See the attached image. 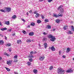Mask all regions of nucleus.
I'll return each mask as SVG.
<instances>
[{
	"label": "nucleus",
	"mask_w": 74,
	"mask_h": 74,
	"mask_svg": "<svg viewBox=\"0 0 74 74\" xmlns=\"http://www.w3.org/2000/svg\"><path fill=\"white\" fill-rule=\"evenodd\" d=\"M6 69L7 70V71H10V69H9V68H6Z\"/></svg>",
	"instance_id": "42"
},
{
	"label": "nucleus",
	"mask_w": 74,
	"mask_h": 74,
	"mask_svg": "<svg viewBox=\"0 0 74 74\" xmlns=\"http://www.w3.org/2000/svg\"><path fill=\"white\" fill-rule=\"evenodd\" d=\"M62 7L63 5H61L58 7V8H57L58 10L59 11L60 10V11L61 13H63V12H64V9L62 8Z\"/></svg>",
	"instance_id": "2"
},
{
	"label": "nucleus",
	"mask_w": 74,
	"mask_h": 74,
	"mask_svg": "<svg viewBox=\"0 0 74 74\" xmlns=\"http://www.w3.org/2000/svg\"><path fill=\"white\" fill-rule=\"evenodd\" d=\"M49 49H51V51H55V48H54V47L52 46L51 47H49Z\"/></svg>",
	"instance_id": "7"
},
{
	"label": "nucleus",
	"mask_w": 74,
	"mask_h": 74,
	"mask_svg": "<svg viewBox=\"0 0 74 74\" xmlns=\"http://www.w3.org/2000/svg\"><path fill=\"white\" fill-rule=\"evenodd\" d=\"M56 23H59L60 22V21L59 20L57 19L56 20Z\"/></svg>",
	"instance_id": "29"
},
{
	"label": "nucleus",
	"mask_w": 74,
	"mask_h": 74,
	"mask_svg": "<svg viewBox=\"0 0 74 74\" xmlns=\"http://www.w3.org/2000/svg\"><path fill=\"white\" fill-rule=\"evenodd\" d=\"M5 39L6 40H7V37L5 36Z\"/></svg>",
	"instance_id": "47"
},
{
	"label": "nucleus",
	"mask_w": 74,
	"mask_h": 74,
	"mask_svg": "<svg viewBox=\"0 0 74 74\" xmlns=\"http://www.w3.org/2000/svg\"><path fill=\"white\" fill-rule=\"evenodd\" d=\"M39 16H40V14L38 13H37V14L35 15V16L36 17V18H38Z\"/></svg>",
	"instance_id": "21"
},
{
	"label": "nucleus",
	"mask_w": 74,
	"mask_h": 74,
	"mask_svg": "<svg viewBox=\"0 0 74 74\" xmlns=\"http://www.w3.org/2000/svg\"><path fill=\"white\" fill-rule=\"evenodd\" d=\"M30 53L31 55H32V54H33V51H31L30 52Z\"/></svg>",
	"instance_id": "45"
},
{
	"label": "nucleus",
	"mask_w": 74,
	"mask_h": 74,
	"mask_svg": "<svg viewBox=\"0 0 74 74\" xmlns=\"http://www.w3.org/2000/svg\"><path fill=\"white\" fill-rule=\"evenodd\" d=\"M29 60L31 62H32L33 61V59L31 58L30 59H29Z\"/></svg>",
	"instance_id": "39"
},
{
	"label": "nucleus",
	"mask_w": 74,
	"mask_h": 74,
	"mask_svg": "<svg viewBox=\"0 0 74 74\" xmlns=\"http://www.w3.org/2000/svg\"><path fill=\"white\" fill-rule=\"evenodd\" d=\"M6 10L7 12H10V11H11V8H6Z\"/></svg>",
	"instance_id": "6"
},
{
	"label": "nucleus",
	"mask_w": 74,
	"mask_h": 74,
	"mask_svg": "<svg viewBox=\"0 0 74 74\" xmlns=\"http://www.w3.org/2000/svg\"><path fill=\"white\" fill-rule=\"evenodd\" d=\"M27 64L28 66H30V65H31V62H28L27 63Z\"/></svg>",
	"instance_id": "27"
},
{
	"label": "nucleus",
	"mask_w": 74,
	"mask_h": 74,
	"mask_svg": "<svg viewBox=\"0 0 74 74\" xmlns=\"http://www.w3.org/2000/svg\"><path fill=\"white\" fill-rule=\"evenodd\" d=\"M37 23H41V21L39 19L37 21Z\"/></svg>",
	"instance_id": "33"
},
{
	"label": "nucleus",
	"mask_w": 74,
	"mask_h": 74,
	"mask_svg": "<svg viewBox=\"0 0 74 74\" xmlns=\"http://www.w3.org/2000/svg\"><path fill=\"white\" fill-rule=\"evenodd\" d=\"M17 42L18 44H19V43H21V42H22V41L21 40H17Z\"/></svg>",
	"instance_id": "22"
},
{
	"label": "nucleus",
	"mask_w": 74,
	"mask_h": 74,
	"mask_svg": "<svg viewBox=\"0 0 74 74\" xmlns=\"http://www.w3.org/2000/svg\"><path fill=\"white\" fill-rule=\"evenodd\" d=\"M34 13L35 14H37L38 13H37V12H36V11H34Z\"/></svg>",
	"instance_id": "49"
},
{
	"label": "nucleus",
	"mask_w": 74,
	"mask_h": 74,
	"mask_svg": "<svg viewBox=\"0 0 74 74\" xmlns=\"http://www.w3.org/2000/svg\"><path fill=\"white\" fill-rule=\"evenodd\" d=\"M33 71L35 74H37V73L38 72V71H37V69H34V70Z\"/></svg>",
	"instance_id": "15"
},
{
	"label": "nucleus",
	"mask_w": 74,
	"mask_h": 74,
	"mask_svg": "<svg viewBox=\"0 0 74 74\" xmlns=\"http://www.w3.org/2000/svg\"><path fill=\"white\" fill-rule=\"evenodd\" d=\"M15 34H14L13 35V36H15Z\"/></svg>",
	"instance_id": "63"
},
{
	"label": "nucleus",
	"mask_w": 74,
	"mask_h": 74,
	"mask_svg": "<svg viewBox=\"0 0 74 74\" xmlns=\"http://www.w3.org/2000/svg\"><path fill=\"white\" fill-rule=\"evenodd\" d=\"M57 73L58 74H64L65 73V71L62 70L61 68H59L57 69Z\"/></svg>",
	"instance_id": "1"
},
{
	"label": "nucleus",
	"mask_w": 74,
	"mask_h": 74,
	"mask_svg": "<svg viewBox=\"0 0 74 74\" xmlns=\"http://www.w3.org/2000/svg\"><path fill=\"white\" fill-rule=\"evenodd\" d=\"M53 66H50V67L49 68V69L50 70H51V69H53Z\"/></svg>",
	"instance_id": "38"
},
{
	"label": "nucleus",
	"mask_w": 74,
	"mask_h": 74,
	"mask_svg": "<svg viewBox=\"0 0 74 74\" xmlns=\"http://www.w3.org/2000/svg\"><path fill=\"white\" fill-rule=\"evenodd\" d=\"M14 73L15 74H18V73L17 72L14 71Z\"/></svg>",
	"instance_id": "44"
},
{
	"label": "nucleus",
	"mask_w": 74,
	"mask_h": 74,
	"mask_svg": "<svg viewBox=\"0 0 74 74\" xmlns=\"http://www.w3.org/2000/svg\"><path fill=\"white\" fill-rule=\"evenodd\" d=\"M27 27H29V28L30 27V25H28L27 26Z\"/></svg>",
	"instance_id": "56"
},
{
	"label": "nucleus",
	"mask_w": 74,
	"mask_h": 74,
	"mask_svg": "<svg viewBox=\"0 0 74 74\" xmlns=\"http://www.w3.org/2000/svg\"><path fill=\"white\" fill-rule=\"evenodd\" d=\"M34 57L33 56H29V58H33Z\"/></svg>",
	"instance_id": "43"
},
{
	"label": "nucleus",
	"mask_w": 74,
	"mask_h": 74,
	"mask_svg": "<svg viewBox=\"0 0 74 74\" xmlns=\"http://www.w3.org/2000/svg\"><path fill=\"white\" fill-rule=\"evenodd\" d=\"M27 15H29V13L27 12Z\"/></svg>",
	"instance_id": "59"
},
{
	"label": "nucleus",
	"mask_w": 74,
	"mask_h": 74,
	"mask_svg": "<svg viewBox=\"0 0 74 74\" xmlns=\"http://www.w3.org/2000/svg\"><path fill=\"white\" fill-rule=\"evenodd\" d=\"M44 47L45 48H47V47H48V45H47V43L45 42L44 43Z\"/></svg>",
	"instance_id": "13"
},
{
	"label": "nucleus",
	"mask_w": 74,
	"mask_h": 74,
	"mask_svg": "<svg viewBox=\"0 0 74 74\" xmlns=\"http://www.w3.org/2000/svg\"><path fill=\"white\" fill-rule=\"evenodd\" d=\"M55 29H54L53 30V32H55Z\"/></svg>",
	"instance_id": "61"
},
{
	"label": "nucleus",
	"mask_w": 74,
	"mask_h": 74,
	"mask_svg": "<svg viewBox=\"0 0 74 74\" xmlns=\"http://www.w3.org/2000/svg\"><path fill=\"white\" fill-rule=\"evenodd\" d=\"M23 33L24 34H26V31H24V30L23 31Z\"/></svg>",
	"instance_id": "36"
},
{
	"label": "nucleus",
	"mask_w": 74,
	"mask_h": 74,
	"mask_svg": "<svg viewBox=\"0 0 74 74\" xmlns=\"http://www.w3.org/2000/svg\"><path fill=\"white\" fill-rule=\"evenodd\" d=\"M34 35V32H31L29 33V36H33Z\"/></svg>",
	"instance_id": "9"
},
{
	"label": "nucleus",
	"mask_w": 74,
	"mask_h": 74,
	"mask_svg": "<svg viewBox=\"0 0 74 74\" xmlns=\"http://www.w3.org/2000/svg\"><path fill=\"white\" fill-rule=\"evenodd\" d=\"M0 36H1V37H3V35H2L1 34H0Z\"/></svg>",
	"instance_id": "60"
},
{
	"label": "nucleus",
	"mask_w": 74,
	"mask_h": 74,
	"mask_svg": "<svg viewBox=\"0 0 74 74\" xmlns=\"http://www.w3.org/2000/svg\"><path fill=\"white\" fill-rule=\"evenodd\" d=\"M22 21H23V22H25V20L23 18H21Z\"/></svg>",
	"instance_id": "48"
},
{
	"label": "nucleus",
	"mask_w": 74,
	"mask_h": 74,
	"mask_svg": "<svg viewBox=\"0 0 74 74\" xmlns=\"http://www.w3.org/2000/svg\"><path fill=\"white\" fill-rule=\"evenodd\" d=\"M73 70H72L71 69H69V70H67L66 73H72V72H73Z\"/></svg>",
	"instance_id": "5"
},
{
	"label": "nucleus",
	"mask_w": 74,
	"mask_h": 74,
	"mask_svg": "<svg viewBox=\"0 0 74 74\" xmlns=\"http://www.w3.org/2000/svg\"><path fill=\"white\" fill-rule=\"evenodd\" d=\"M35 23H31L30 24V25H31V26H35Z\"/></svg>",
	"instance_id": "20"
},
{
	"label": "nucleus",
	"mask_w": 74,
	"mask_h": 74,
	"mask_svg": "<svg viewBox=\"0 0 74 74\" xmlns=\"http://www.w3.org/2000/svg\"><path fill=\"white\" fill-rule=\"evenodd\" d=\"M0 26H2V24H1V22L0 21Z\"/></svg>",
	"instance_id": "54"
},
{
	"label": "nucleus",
	"mask_w": 74,
	"mask_h": 74,
	"mask_svg": "<svg viewBox=\"0 0 74 74\" xmlns=\"http://www.w3.org/2000/svg\"><path fill=\"white\" fill-rule=\"evenodd\" d=\"M16 18V16L15 15H14L12 16V18L13 19Z\"/></svg>",
	"instance_id": "32"
},
{
	"label": "nucleus",
	"mask_w": 74,
	"mask_h": 74,
	"mask_svg": "<svg viewBox=\"0 0 74 74\" xmlns=\"http://www.w3.org/2000/svg\"><path fill=\"white\" fill-rule=\"evenodd\" d=\"M62 13H60L58 14V15L59 16H63Z\"/></svg>",
	"instance_id": "24"
},
{
	"label": "nucleus",
	"mask_w": 74,
	"mask_h": 74,
	"mask_svg": "<svg viewBox=\"0 0 74 74\" xmlns=\"http://www.w3.org/2000/svg\"><path fill=\"white\" fill-rule=\"evenodd\" d=\"M41 16L42 19H44L45 18V17L44 16V15H41Z\"/></svg>",
	"instance_id": "35"
},
{
	"label": "nucleus",
	"mask_w": 74,
	"mask_h": 74,
	"mask_svg": "<svg viewBox=\"0 0 74 74\" xmlns=\"http://www.w3.org/2000/svg\"><path fill=\"white\" fill-rule=\"evenodd\" d=\"M11 45V43H9V44H7L6 45V47H10Z\"/></svg>",
	"instance_id": "28"
},
{
	"label": "nucleus",
	"mask_w": 74,
	"mask_h": 74,
	"mask_svg": "<svg viewBox=\"0 0 74 74\" xmlns=\"http://www.w3.org/2000/svg\"><path fill=\"white\" fill-rule=\"evenodd\" d=\"M4 55H5L6 56H8V57H9L10 56V55L9 54H8L6 52H5L4 53Z\"/></svg>",
	"instance_id": "19"
},
{
	"label": "nucleus",
	"mask_w": 74,
	"mask_h": 74,
	"mask_svg": "<svg viewBox=\"0 0 74 74\" xmlns=\"http://www.w3.org/2000/svg\"><path fill=\"white\" fill-rule=\"evenodd\" d=\"M43 34L44 35H47V34H48V33H46L45 32H44Z\"/></svg>",
	"instance_id": "40"
},
{
	"label": "nucleus",
	"mask_w": 74,
	"mask_h": 74,
	"mask_svg": "<svg viewBox=\"0 0 74 74\" xmlns=\"http://www.w3.org/2000/svg\"><path fill=\"white\" fill-rule=\"evenodd\" d=\"M29 13H32V10H30L29 11Z\"/></svg>",
	"instance_id": "55"
},
{
	"label": "nucleus",
	"mask_w": 74,
	"mask_h": 74,
	"mask_svg": "<svg viewBox=\"0 0 74 74\" xmlns=\"http://www.w3.org/2000/svg\"><path fill=\"white\" fill-rule=\"evenodd\" d=\"M44 0H39V1L40 2H42V1H43Z\"/></svg>",
	"instance_id": "53"
},
{
	"label": "nucleus",
	"mask_w": 74,
	"mask_h": 74,
	"mask_svg": "<svg viewBox=\"0 0 74 74\" xmlns=\"http://www.w3.org/2000/svg\"><path fill=\"white\" fill-rule=\"evenodd\" d=\"M39 46H40V47L41 46V45H40V44H39Z\"/></svg>",
	"instance_id": "62"
},
{
	"label": "nucleus",
	"mask_w": 74,
	"mask_h": 74,
	"mask_svg": "<svg viewBox=\"0 0 74 74\" xmlns=\"http://www.w3.org/2000/svg\"><path fill=\"white\" fill-rule=\"evenodd\" d=\"M1 30L2 31H4V30H7V28L6 27H4L2 28H1Z\"/></svg>",
	"instance_id": "11"
},
{
	"label": "nucleus",
	"mask_w": 74,
	"mask_h": 74,
	"mask_svg": "<svg viewBox=\"0 0 74 74\" xmlns=\"http://www.w3.org/2000/svg\"><path fill=\"white\" fill-rule=\"evenodd\" d=\"M67 34H73V32L70 31H68V32H67Z\"/></svg>",
	"instance_id": "17"
},
{
	"label": "nucleus",
	"mask_w": 74,
	"mask_h": 74,
	"mask_svg": "<svg viewBox=\"0 0 74 74\" xmlns=\"http://www.w3.org/2000/svg\"><path fill=\"white\" fill-rule=\"evenodd\" d=\"M47 27L48 29H49L51 28V26L49 25H47Z\"/></svg>",
	"instance_id": "18"
},
{
	"label": "nucleus",
	"mask_w": 74,
	"mask_h": 74,
	"mask_svg": "<svg viewBox=\"0 0 74 74\" xmlns=\"http://www.w3.org/2000/svg\"><path fill=\"white\" fill-rule=\"evenodd\" d=\"M47 38H44L43 39H42V41H47Z\"/></svg>",
	"instance_id": "23"
},
{
	"label": "nucleus",
	"mask_w": 74,
	"mask_h": 74,
	"mask_svg": "<svg viewBox=\"0 0 74 74\" xmlns=\"http://www.w3.org/2000/svg\"><path fill=\"white\" fill-rule=\"evenodd\" d=\"M45 22H46V23H47V22H49V20L47 19H45Z\"/></svg>",
	"instance_id": "34"
},
{
	"label": "nucleus",
	"mask_w": 74,
	"mask_h": 74,
	"mask_svg": "<svg viewBox=\"0 0 74 74\" xmlns=\"http://www.w3.org/2000/svg\"><path fill=\"white\" fill-rule=\"evenodd\" d=\"M53 16H54V17H55L56 18H58V16L56 14H53Z\"/></svg>",
	"instance_id": "26"
},
{
	"label": "nucleus",
	"mask_w": 74,
	"mask_h": 74,
	"mask_svg": "<svg viewBox=\"0 0 74 74\" xmlns=\"http://www.w3.org/2000/svg\"><path fill=\"white\" fill-rule=\"evenodd\" d=\"M71 31H73V32H74V26H73V25L71 26Z\"/></svg>",
	"instance_id": "25"
},
{
	"label": "nucleus",
	"mask_w": 74,
	"mask_h": 74,
	"mask_svg": "<svg viewBox=\"0 0 74 74\" xmlns=\"http://www.w3.org/2000/svg\"><path fill=\"white\" fill-rule=\"evenodd\" d=\"M48 38H51L50 39V40L51 41H55L56 39L55 37L54 36H53L51 34L49 35L48 36Z\"/></svg>",
	"instance_id": "3"
},
{
	"label": "nucleus",
	"mask_w": 74,
	"mask_h": 74,
	"mask_svg": "<svg viewBox=\"0 0 74 74\" xmlns=\"http://www.w3.org/2000/svg\"><path fill=\"white\" fill-rule=\"evenodd\" d=\"M12 51V50H11V49H9V51H10V52H11V51Z\"/></svg>",
	"instance_id": "57"
},
{
	"label": "nucleus",
	"mask_w": 74,
	"mask_h": 74,
	"mask_svg": "<svg viewBox=\"0 0 74 74\" xmlns=\"http://www.w3.org/2000/svg\"><path fill=\"white\" fill-rule=\"evenodd\" d=\"M2 60V58L1 57H0V60Z\"/></svg>",
	"instance_id": "58"
},
{
	"label": "nucleus",
	"mask_w": 74,
	"mask_h": 74,
	"mask_svg": "<svg viewBox=\"0 0 74 74\" xmlns=\"http://www.w3.org/2000/svg\"><path fill=\"white\" fill-rule=\"evenodd\" d=\"M73 60H74V58H73Z\"/></svg>",
	"instance_id": "64"
},
{
	"label": "nucleus",
	"mask_w": 74,
	"mask_h": 74,
	"mask_svg": "<svg viewBox=\"0 0 74 74\" xmlns=\"http://www.w3.org/2000/svg\"><path fill=\"white\" fill-rule=\"evenodd\" d=\"M18 62V60H17V59H15L14 60L13 62Z\"/></svg>",
	"instance_id": "31"
},
{
	"label": "nucleus",
	"mask_w": 74,
	"mask_h": 74,
	"mask_svg": "<svg viewBox=\"0 0 74 74\" xmlns=\"http://www.w3.org/2000/svg\"><path fill=\"white\" fill-rule=\"evenodd\" d=\"M68 27V26H67V25H66V26H64L63 27V29L64 30H66L67 29Z\"/></svg>",
	"instance_id": "12"
},
{
	"label": "nucleus",
	"mask_w": 74,
	"mask_h": 74,
	"mask_svg": "<svg viewBox=\"0 0 74 74\" xmlns=\"http://www.w3.org/2000/svg\"><path fill=\"white\" fill-rule=\"evenodd\" d=\"M12 63V61H7V64L10 65H11Z\"/></svg>",
	"instance_id": "8"
},
{
	"label": "nucleus",
	"mask_w": 74,
	"mask_h": 74,
	"mask_svg": "<svg viewBox=\"0 0 74 74\" xmlns=\"http://www.w3.org/2000/svg\"><path fill=\"white\" fill-rule=\"evenodd\" d=\"M4 44V41L3 40H0V45H3Z\"/></svg>",
	"instance_id": "14"
},
{
	"label": "nucleus",
	"mask_w": 74,
	"mask_h": 74,
	"mask_svg": "<svg viewBox=\"0 0 74 74\" xmlns=\"http://www.w3.org/2000/svg\"><path fill=\"white\" fill-rule=\"evenodd\" d=\"M59 55H61V51H60L59 52Z\"/></svg>",
	"instance_id": "51"
},
{
	"label": "nucleus",
	"mask_w": 74,
	"mask_h": 74,
	"mask_svg": "<svg viewBox=\"0 0 74 74\" xmlns=\"http://www.w3.org/2000/svg\"><path fill=\"white\" fill-rule=\"evenodd\" d=\"M27 42H31V40L30 39H28L27 40Z\"/></svg>",
	"instance_id": "30"
},
{
	"label": "nucleus",
	"mask_w": 74,
	"mask_h": 74,
	"mask_svg": "<svg viewBox=\"0 0 74 74\" xmlns=\"http://www.w3.org/2000/svg\"><path fill=\"white\" fill-rule=\"evenodd\" d=\"M71 51V49L69 47H68L67 48L66 51V53H68V52H69L70 51Z\"/></svg>",
	"instance_id": "10"
},
{
	"label": "nucleus",
	"mask_w": 74,
	"mask_h": 74,
	"mask_svg": "<svg viewBox=\"0 0 74 74\" xmlns=\"http://www.w3.org/2000/svg\"><path fill=\"white\" fill-rule=\"evenodd\" d=\"M48 2H50L52 1V0H48Z\"/></svg>",
	"instance_id": "46"
},
{
	"label": "nucleus",
	"mask_w": 74,
	"mask_h": 74,
	"mask_svg": "<svg viewBox=\"0 0 74 74\" xmlns=\"http://www.w3.org/2000/svg\"><path fill=\"white\" fill-rule=\"evenodd\" d=\"M1 12H5V10L3 9L1 10Z\"/></svg>",
	"instance_id": "41"
},
{
	"label": "nucleus",
	"mask_w": 74,
	"mask_h": 74,
	"mask_svg": "<svg viewBox=\"0 0 74 74\" xmlns=\"http://www.w3.org/2000/svg\"><path fill=\"white\" fill-rule=\"evenodd\" d=\"M39 60H40V61H42L44 59H45V56H41L39 58Z\"/></svg>",
	"instance_id": "4"
},
{
	"label": "nucleus",
	"mask_w": 74,
	"mask_h": 74,
	"mask_svg": "<svg viewBox=\"0 0 74 74\" xmlns=\"http://www.w3.org/2000/svg\"><path fill=\"white\" fill-rule=\"evenodd\" d=\"M12 30V29H10L8 30V31H9V32H11Z\"/></svg>",
	"instance_id": "52"
},
{
	"label": "nucleus",
	"mask_w": 74,
	"mask_h": 74,
	"mask_svg": "<svg viewBox=\"0 0 74 74\" xmlns=\"http://www.w3.org/2000/svg\"><path fill=\"white\" fill-rule=\"evenodd\" d=\"M5 23L6 25H10V21H5Z\"/></svg>",
	"instance_id": "16"
},
{
	"label": "nucleus",
	"mask_w": 74,
	"mask_h": 74,
	"mask_svg": "<svg viewBox=\"0 0 74 74\" xmlns=\"http://www.w3.org/2000/svg\"><path fill=\"white\" fill-rule=\"evenodd\" d=\"M18 58V56L17 55H15L14 56V58L15 59L16 58V59H17Z\"/></svg>",
	"instance_id": "37"
},
{
	"label": "nucleus",
	"mask_w": 74,
	"mask_h": 74,
	"mask_svg": "<svg viewBox=\"0 0 74 74\" xmlns=\"http://www.w3.org/2000/svg\"><path fill=\"white\" fill-rule=\"evenodd\" d=\"M62 58H66V56H65L63 55V56H62Z\"/></svg>",
	"instance_id": "50"
}]
</instances>
